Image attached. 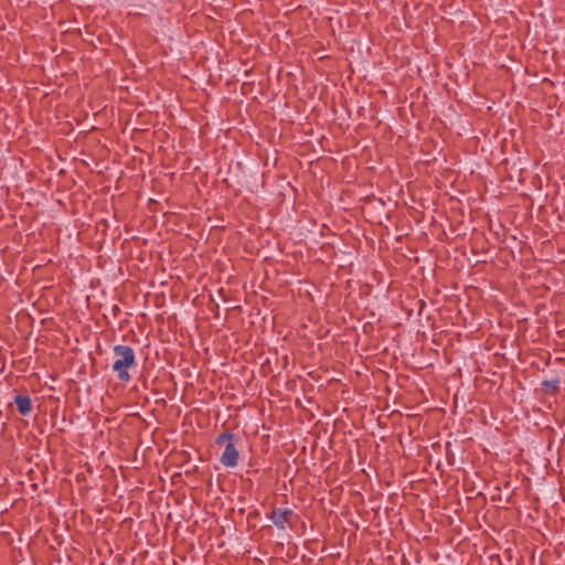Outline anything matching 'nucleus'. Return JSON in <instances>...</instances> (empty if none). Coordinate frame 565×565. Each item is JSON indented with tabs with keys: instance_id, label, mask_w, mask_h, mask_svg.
Instances as JSON below:
<instances>
[{
	"instance_id": "nucleus-1",
	"label": "nucleus",
	"mask_w": 565,
	"mask_h": 565,
	"mask_svg": "<svg viewBox=\"0 0 565 565\" xmlns=\"http://www.w3.org/2000/svg\"><path fill=\"white\" fill-rule=\"evenodd\" d=\"M114 354L116 360L113 371L116 372L119 381L128 383L131 380L128 370L137 365L135 351L131 347L118 344L114 347Z\"/></svg>"
},
{
	"instance_id": "nucleus-2",
	"label": "nucleus",
	"mask_w": 565,
	"mask_h": 565,
	"mask_svg": "<svg viewBox=\"0 0 565 565\" xmlns=\"http://www.w3.org/2000/svg\"><path fill=\"white\" fill-rule=\"evenodd\" d=\"M234 440H238V437L231 433H222L215 439L217 445L225 444V449L220 458V461L224 467L227 468L235 467L239 458V452Z\"/></svg>"
},
{
	"instance_id": "nucleus-3",
	"label": "nucleus",
	"mask_w": 565,
	"mask_h": 565,
	"mask_svg": "<svg viewBox=\"0 0 565 565\" xmlns=\"http://www.w3.org/2000/svg\"><path fill=\"white\" fill-rule=\"evenodd\" d=\"M296 516L291 509L274 508L268 518L273 521L278 530H285L287 524H290Z\"/></svg>"
},
{
	"instance_id": "nucleus-4",
	"label": "nucleus",
	"mask_w": 565,
	"mask_h": 565,
	"mask_svg": "<svg viewBox=\"0 0 565 565\" xmlns=\"http://www.w3.org/2000/svg\"><path fill=\"white\" fill-rule=\"evenodd\" d=\"M17 408L21 415H28L32 411V401L29 395H17L14 398Z\"/></svg>"
},
{
	"instance_id": "nucleus-5",
	"label": "nucleus",
	"mask_w": 565,
	"mask_h": 565,
	"mask_svg": "<svg viewBox=\"0 0 565 565\" xmlns=\"http://www.w3.org/2000/svg\"><path fill=\"white\" fill-rule=\"evenodd\" d=\"M561 381L559 379H554V380H544L542 382V391L544 392V394L546 395H552V396H555L559 393L561 391Z\"/></svg>"
}]
</instances>
